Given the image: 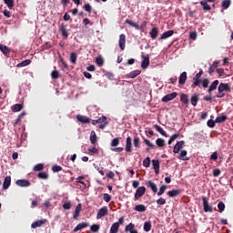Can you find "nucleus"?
<instances>
[{
	"mask_svg": "<svg viewBox=\"0 0 233 233\" xmlns=\"http://www.w3.org/2000/svg\"><path fill=\"white\" fill-rule=\"evenodd\" d=\"M203 76V70H200L194 77L193 84L191 85V88H196V86H201V76Z\"/></svg>",
	"mask_w": 233,
	"mask_h": 233,
	"instance_id": "nucleus-1",
	"label": "nucleus"
},
{
	"mask_svg": "<svg viewBox=\"0 0 233 233\" xmlns=\"http://www.w3.org/2000/svg\"><path fill=\"white\" fill-rule=\"evenodd\" d=\"M147 192V187H145V186L139 187L136 193H135V201H137V199H139V198H143V196H145V193Z\"/></svg>",
	"mask_w": 233,
	"mask_h": 233,
	"instance_id": "nucleus-2",
	"label": "nucleus"
},
{
	"mask_svg": "<svg viewBox=\"0 0 233 233\" xmlns=\"http://www.w3.org/2000/svg\"><path fill=\"white\" fill-rule=\"evenodd\" d=\"M204 212H214L212 206L208 205V198L207 197H202Z\"/></svg>",
	"mask_w": 233,
	"mask_h": 233,
	"instance_id": "nucleus-3",
	"label": "nucleus"
},
{
	"mask_svg": "<svg viewBox=\"0 0 233 233\" xmlns=\"http://www.w3.org/2000/svg\"><path fill=\"white\" fill-rule=\"evenodd\" d=\"M218 92H231L230 85L227 83H220L218 87Z\"/></svg>",
	"mask_w": 233,
	"mask_h": 233,
	"instance_id": "nucleus-4",
	"label": "nucleus"
},
{
	"mask_svg": "<svg viewBox=\"0 0 233 233\" xmlns=\"http://www.w3.org/2000/svg\"><path fill=\"white\" fill-rule=\"evenodd\" d=\"M176 97H177V93L176 92L167 94L162 98V103H168V101H172L173 99H176Z\"/></svg>",
	"mask_w": 233,
	"mask_h": 233,
	"instance_id": "nucleus-5",
	"label": "nucleus"
},
{
	"mask_svg": "<svg viewBox=\"0 0 233 233\" xmlns=\"http://www.w3.org/2000/svg\"><path fill=\"white\" fill-rule=\"evenodd\" d=\"M142 63H141V67L142 68H148V66H150V56L148 55H142Z\"/></svg>",
	"mask_w": 233,
	"mask_h": 233,
	"instance_id": "nucleus-6",
	"label": "nucleus"
},
{
	"mask_svg": "<svg viewBox=\"0 0 233 233\" xmlns=\"http://www.w3.org/2000/svg\"><path fill=\"white\" fill-rule=\"evenodd\" d=\"M105 216H108V208L106 207H103L98 210L96 219H101L102 218H105Z\"/></svg>",
	"mask_w": 233,
	"mask_h": 233,
	"instance_id": "nucleus-7",
	"label": "nucleus"
},
{
	"mask_svg": "<svg viewBox=\"0 0 233 233\" xmlns=\"http://www.w3.org/2000/svg\"><path fill=\"white\" fill-rule=\"evenodd\" d=\"M118 45H119L120 50H125L126 45H127V35H125V34H121L119 35Z\"/></svg>",
	"mask_w": 233,
	"mask_h": 233,
	"instance_id": "nucleus-8",
	"label": "nucleus"
},
{
	"mask_svg": "<svg viewBox=\"0 0 233 233\" xmlns=\"http://www.w3.org/2000/svg\"><path fill=\"white\" fill-rule=\"evenodd\" d=\"M58 30H59V32H61L62 36L65 39H68L69 34H68V29H66V25L61 24V25L58 27Z\"/></svg>",
	"mask_w": 233,
	"mask_h": 233,
	"instance_id": "nucleus-9",
	"label": "nucleus"
},
{
	"mask_svg": "<svg viewBox=\"0 0 233 233\" xmlns=\"http://www.w3.org/2000/svg\"><path fill=\"white\" fill-rule=\"evenodd\" d=\"M184 146H185V141L181 140L177 142V144L173 148L174 154H179V152H181V149L183 148Z\"/></svg>",
	"mask_w": 233,
	"mask_h": 233,
	"instance_id": "nucleus-10",
	"label": "nucleus"
},
{
	"mask_svg": "<svg viewBox=\"0 0 233 233\" xmlns=\"http://www.w3.org/2000/svg\"><path fill=\"white\" fill-rule=\"evenodd\" d=\"M125 232L139 233L137 229H136V225L134 223H129L127 226H126Z\"/></svg>",
	"mask_w": 233,
	"mask_h": 233,
	"instance_id": "nucleus-11",
	"label": "nucleus"
},
{
	"mask_svg": "<svg viewBox=\"0 0 233 233\" xmlns=\"http://www.w3.org/2000/svg\"><path fill=\"white\" fill-rule=\"evenodd\" d=\"M11 183H12V177L10 176L5 177L3 184L4 190H8V188H10Z\"/></svg>",
	"mask_w": 233,
	"mask_h": 233,
	"instance_id": "nucleus-12",
	"label": "nucleus"
},
{
	"mask_svg": "<svg viewBox=\"0 0 233 233\" xmlns=\"http://www.w3.org/2000/svg\"><path fill=\"white\" fill-rule=\"evenodd\" d=\"M198 102H199V94L195 93L190 98V103L192 106H198Z\"/></svg>",
	"mask_w": 233,
	"mask_h": 233,
	"instance_id": "nucleus-13",
	"label": "nucleus"
},
{
	"mask_svg": "<svg viewBox=\"0 0 233 233\" xmlns=\"http://www.w3.org/2000/svg\"><path fill=\"white\" fill-rule=\"evenodd\" d=\"M147 188H150L152 190V192H154L156 194V192H157V185H156V183H154L152 180H148L146 183Z\"/></svg>",
	"mask_w": 233,
	"mask_h": 233,
	"instance_id": "nucleus-14",
	"label": "nucleus"
},
{
	"mask_svg": "<svg viewBox=\"0 0 233 233\" xmlns=\"http://www.w3.org/2000/svg\"><path fill=\"white\" fill-rule=\"evenodd\" d=\"M87 227H89L88 222H82L73 229V232H78V230H83V228H86Z\"/></svg>",
	"mask_w": 233,
	"mask_h": 233,
	"instance_id": "nucleus-15",
	"label": "nucleus"
},
{
	"mask_svg": "<svg viewBox=\"0 0 233 233\" xmlns=\"http://www.w3.org/2000/svg\"><path fill=\"white\" fill-rule=\"evenodd\" d=\"M218 85H219V80L213 81L208 89V93L212 94V92L218 88Z\"/></svg>",
	"mask_w": 233,
	"mask_h": 233,
	"instance_id": "nucleus-16",
	"label": "nucleus"
},
{
	"mask_svg": "<svg viewBox=\"0 0 233 233\" xmlns=\"http://www.w3.org/2000/svg\"><path fill=\"white\" fill-rule=\"evenodd\" d=\"M45 223H46V219L36 220L32 223L31 228H37V227H43V225H45Z\"/></svg>",
	"mask_w": 233,
	"mask_h": 233,
	"instance_id": "nucleus-17",
	"label": "nucleus"
},
{
	"mask_svg": "<svg viewBox=\"0 0 233 233\" xmlns=\"http://www.w3.org/2000/svg\"><path fill=\"white\" fill-rule=\"evenodd\" d=\"M76 119L77 121H79V123H84V124L90 123V118H88V116H86L77 115Z\"/></svg>",
	"mask_w": 233,
	"mask_h": 233,
	"instance_id": "nucleus-18",
	"label": "nucleus"
},
{
	"mask_svg": "<svg viewBox=\"0 0 233 233\" xmlns=\"http://www.w3.org/2000/svg\"><path fill=\"white\" fill-rule=\"evenodd\" d=\"M174 35V30H169V31H166L164 32L161 35H160V40L163 39H168V37H172Z\"/></svg>",
	"mask_w": 233,
	"mask_h": 233,
	"instance_id": "nucleus-19",
	"label": "nucleus"
},
{
	"mask_svg": "<svg viewBox=\"0 0 233 233\" xmlns=\"http://www.w3.org/2000/svg\"><path fill=\"white\" fill-rule=\"evenodd\" d=\"M126 152H132V137H127L126 140Z\"/></svg>",
	"mask_w": 233,
	"mask_h": 233,
	"instance_id": "nucleus-20",
	"label": "nucleus"
},
{
	"mask_svg": "<svg viewBox=\"0 0 233 233\" xmlns=\"http://www.w3.org/2000/svg\"><path fill=\"white\" fill-rule=\"evenodd\" d=\"M16 185L18 187H30L31 183L26 179H18L16 180Z\"/></svg>",
	"mask_w": 233,
	"mask_h": 233,
	"instance_id": "nucleus-21",
	"label": "nucleus"
},
{
	"mask_svg": "<svg viewBox=\"0 0 233 233\" xmlns=\"http://www.w3.org/2000/svg\"><path fill=\"white\" fill-rule=\"evenodd\" d=\"M180 101H181V103H183V105H185L186 106H188V105H189L188 95L182 93L180 95Z\"/></svg>",
	"mask_w": 233,
	"mask_h": 233,
	"instance_id": "nucleus-22",
	"label": "nucleus"
},
{
	"mask_svg": "<svg viewBox=\"0 0 233 233\" xmlns=\"http://www.w3.org/2000/svg\"><path fill=\"white\" fill-rule=\"evenodd\" d=\"M179 194H181V189H173L167 192V196H169V198H177Z\"/></svg>",
	"mask_w": 233,
	"mask_h": 233,
	"instance_id": "nucleus-23",
	"label": "nucleus"
},
{
	"mask_svg": "<svg viewBox=\"0 0 233 233\" xmlns=\"http://www.w3.org/2000/svg\"><path fill=\"white\" fill-rule=\"evenodd\" d=\"M218 65H219V61H215V62H213V64L209 66V68H208V74H210V76H212V74H214V72H216V69L218 68Z\"/></svg>",
	"mask_w": 233,
	"mask_h": 233,
	"instance_id": "nucleus-24",
	"label": "nucleus"
},
{
	"mask_svg": "<svg viewBox=\"0 0 233 233\" xmlns=\"http://www.w3.org/2000/svg\"><path fill=\"white\" fill-rule=\"evenodd\" d=\"M159 35V29L157 27H153L152 30L149 32V35L151 39H156Z\"/></svg>",
	"mask_w": 233,
	"mask_h": 233,
	"instance_id": "nucleus-25",
	"label": "nucleus"
},
{
	"mask_svg": "<svg viewBox=\"0 0 233 233\" xmlns=\"http://www.w3.org/2000/svg\"><path fill=\"white\" fill-rule=\"evenodd\" d=\"M81 208H82V205L77 204L75 209V213L73 215L74 219H77V218H79V214H81Z\"/></svg>",
	"mask_w": 233,
	"mask_h": 233,
	"instance_id": "nucleus-26",
	"label": "nucleus"
},
{
	"mask_svg": "<svg viewBox=\"0 0 233 233\" xmlns=\"http://www.w3.org/2000/svg\"><path fill=\"white\" fill-rule=\"evenodd\" d=\"M154 128L157 130V132H158L159 134H161V136H164V137H168V135L167 134V132L163 129V127L155 125Z\"/></svg>",
	"mask_w": 233,
	"mask_h": 233,
	"instance_id": "nucleus-27",
	"label": "nucleus"
},
{
	"mask_svg": "<svg viewBox=\"0 0 233 233\" xmlns=\"http://www.w3.org/2000/svg\"><path fill=\"white\" fill-rule=\"evenodd\" d=\"M179 85H185L187 83V72H182L178 78Z\"/></svg>",
	"mask_w": 233,
	"mask_h": 233,
	"instance_id": "nucleus-28",
	"label": "nucleus"
},
{
	"mask_svg": "<svg viewBox=\"0 0 233 233\" xmlns=\"http://www.w3.org/2000/svg\"><path fill=\"white\" fill-rule=\"evenodd\" d=\"M152 165H153V168L155 170V174H159V160L153 159Z\"/></svg>",
	"mask_w": 233,
	"mask_h": 233,
	"instance_id": "nucleus-29",
	"label": "nucleus"
},
{
	"mask_svg": "<svg viewBox=\"0 0 233 233\" xmlns=\"http://www.w3.org/2000/svg\"><path fill=\"white\" fill-rule=\"evenodd\" d=\"M200 5H201L203 10H205L206 12L212 10V7H210V5H208V2H206L205 0H202L200 2Z\"/></svg>",
	"mask_w": 233,
	"mask_h": 233,
	"instance_id": "nucleus-30",
	"label": "nucleus"
},
{
	"mask_svg": "<svg viewBox=\"0 0 233 233\" xmlns=\"http://www.w3.org/2000/svg\"><path fill=\"white\" fill-rule=\"evenodd\" d=\"M119 232V223H113L109 233H118Z\"/></svg>",
	"mask_w": 233,
	"mask_h": 233,
	"instance_id": "nucleus-31",
	"label": "nucleus"
},
{
	"mask_svg": "<svg viewBox=\"0 0 233 233\" xmlns=\"http://www.w3.org/2000/svg\"><path fill=\"white\" fill-rule=\"evenodd\" d=\"M187 150H182L180 152V155L178 157V159H181L182 161H188V159H190V157H187Z\"/></svg>",
	"mask_w": 233,
	"mask_h": 233,
	"instance_id": "nucleus-32",
	"label": "nucleus"
},
{
	"mask_svg": "<svg viewBox=\"0 0 233 233\" xmlns=\"http://www.w3.org/2000/svg\"><path fill=\"white\" fill-rule=\"evenodd\" d=\"M228 117L225 114H221V116H217L216 123H225L227 121Z\"/></svg>",
	"mask_w": 233,
	"mask_h": 233,
	"instance_id": "nucleus-33",
	"label": "nucleus"
},
{
	"mask_svg": "<svg viewBox=\"0 0 233 233\" xmlns=\"http://www.w3.org/2000/svg\"><path fill=\"white\" fill-rule=\"evenodd\" d=\"M143 228H144V231H145V232H150V230H152V222H150V221H146V222L144 223Z\"/></svg>",
	"mask_w": 233,
	"mask_h": 233,
	"instance_id": "nucleus-34",
	"label": "nucleus"
},
{
	"mask_svg": "<svg viewBox=\"0 0 233 233\" xmlns=\"http://www.w3.org/2000/svg\"><path fill=\"white\" fill-rule=\"evenodd\" d=\"M139 74H141V71H140V70L131 71V72L127 75V77H129L130 79H134V78L137 77V76H139Z\"/></svg>",
	"mask_w": 233,
	"mask_h": 233,
	"instance_id": "nucleus-35",
	"label": "nucleus"
},
{
	"mask_svg": "<svg viewBox=\"0 0 233 233\" xmlns=\"http://www.w3.org/2000/svg\"><path fill=\"white\" fill-rule=\"evenodd\" d=\"M135 210H137V212H146L147 207L143 204H138L135 207Z\"/></svg>",
	"mask_w": 233,
	"mask_h": 233,
	"instance_id": "nucleus-36",
	"label": "nucleus"
},
{
	"mask_svg": "<svg viewBox=\"0 0 233 233\" xmlns=\"http://www.w3.org/2000/svg\"><path fill=\"white\" fill-rule=\"evenodd\" d=\"M90 142L92 143V145H96V143H97V136L96 135V131L91 132Z\"/></svg>",
	"mask_w": 233,
	"mask_h": 233,
	"instance_id": "nucleus-37",
	"label": "nucleus"
},
{
	"mask_svg": "<svg viewBox=\"0 0 233 233\" xmlns=\"http://www.w3.org/2000/svg\"><path fill=\"white\" fill-rule=\"evenodd\" d=\"M126 24L133 26V28H136V30H139V25L132 20L127 19Z\"/></svg>",
	"mask_w": 233,
	"mask_h": 233,
	"instance_id": "nucleus-38",
	"label": "nucleus"
},
{
	"mask_svg": "<svg viewBox=\"0 0 233 233\" xmlns=\"http://www.w3.org/2000/svg\"><path fill=\"white\" fill-rule=\"evenodd\" d=\"M0 50L2 53L5 54V56H8V54H10V49L8 48V46L3 44L0 45Z\"/></svg>",
	"mask_w": 233,
	"mask_h": 233,
	"instance_id": "nucleus-39",
	"label": "nucleus"
},
{
	"mask_svg": "<svg viewBox=\"0 0 233 233\" xmlns=\"http://www.w3.org/2000/svg\"><path fill=\"white\" fill-rule=\"evenodd\" d=\"M106 121V116H102L96 120H92V125H101V123H105Z\"/></svg>",
	"mask_w": 233,
	"mask_h": 233,
	"instance_id": "nucleus-40",
	"label": "nucleus"
},
{
	"mask_svg": "<svg viewBox=\"0 0 233 233\" xmlns=\"http://www.w3.org/2000/svg\"><path fill=\"white\" fill-rule=\"evenodd\" d=\"M70 62L73 63V65H76V63H77V53L72 52L70 54Z\"/></svg>",
	"mask_w": 233,
	"mask_h": 233,
	"instance_id": "nucleus-41",
	"label": "nucleus"
},
{
	"mask_svg": "<svg viewBox=\"0 0 233 233\" xmlns=\"http://www.w3.org/2000/svg\"><path fill=\"white\" fill-rule=\"evenodd\" d=\"M23 108V104H15L12 106L13 112H21V109Z\"/></svg>",
	"mask_w": 233,
	"mask_h": 233,
	"instance_id": "nucleus-42",
	"label": "nucleus"
},
{
	"mask_svg": "<svg viewBox=\"0 0 233 233\" xmlns=\"http://www.w3.org/2000/svg\"><path fill=\"white\" fill-rule=\"evenodd\" d=\"M200 85H202L203 88H208V85H210V80H208V78H204L200 80Z\"/></svg>",
	"mask_w": 233,
	"mask_h": 233,
	"instance_id": "nucleus-43",
	"label": "nucleus"
},
{
	"mask_svg": "<svg viewBox=\"0 0 233 233\" xmlns=\"http://www.w3.org/2000/svg\"><path fill=\"white\" fill-rule=\"evenodd\" d=\"M133 145L135 148H141V140L139 139V137H137L134 138Z\"/></svg>",
	"mask_w": 233,
	"mask_h": 233,
	"instance_id": "nucleus-44",
	"label": "nucleus"
},
{
	"mask_svg": "<svg viewBox=\"0 0 233 233\" xmlns=\"http://www.w3.org/2000/svg\"><path fill=\"white\" fill-rule=\"evenodd\" d=\"M231 3H232V2H231L230 0H224V1L222 2L221 6H222V8H223L224 10H227L228 8L230 7Z\"/></svg>",
	"mask_w": 233,
	"mask_h": 233,
	"instance_id": "nucleus-45",
	"label": "nucleus"
},
{
	"mask_svg": "<svg viewBox=\"0 0 233 233\" xmlns=\"http://www.w3.org/2000/svg\"><path fill=\"white\" fill-rule=\"evenodd\" d=\"M83 179H85V177L80 176L76 178V183H80V185H83V188H86V183H85V181H83Z\"/></svg>",
	"mask_w": 233,
	"mask_h": 233,
	"instance_id": "nucleus-46",
	"label": "nucleus"
},
{
	"mask_svg": "<svg viewBox=\"0 0 233 233\" xmlns=\"http://www.w3.org/2000/svg\"><path fill=\"white\" fill-rule=\"evenodd\" d=\"M157 146L159 147L160 148H163V147H165V139L163 138H157L156 140Z\"/></svg>",
	"mask_w": 233,
	"mask_h": 233,
	"instance_id": "nucleus-47",
	"label": "nucleus"
},
{
	"mask_svg": "<svg viewBox=\"0 0 233 233\" xmlns=\"http://www.w3.org/2000/svg\"><path fill=\"white\" fill-rule=\"evenodd\" d=\"M150 157H147L144 160H143V167H145V168H148L150 167Z\"/></svg>",
	"mask_w": 233,
	"mask_h": 233,
	"instance_id": "nucleus-48",
	"label": "nucleus"
},
{
	"mask_svg": "<svg viewBox=\"0 0 233 233\" xmlns=\"http://www.w3.org/2000/svg\"><path fill=\"white\" fill-rule=\"evenodd\" d=\"M178 137H179V133L172 135L171 137L169 138L168 142H167L168 145H172V143H174V141L176 139H177Z\"/></svg>",
	"mask_w": 233,
	"mask_h": 233,
	"instance_id": "nucleus-49",
	"label": "nucleus"
},
{
	"mask_svg": "<svg viewBox=\"0 0 233 233\" xmlns=\"http://www.w3.org/2000/svg\"><path fill=\"white\" fill-rule=\"evenodd\" d=\"M147 25H148V23L144 21L140 25H138V30H141V32H147Z\"/></svg>",
	"mask_w": 233,
	"mask_h": 233,
	"instance_id": "nucleus-50",
	"label": "nucleus"
},
{
	"mask_svg": "<svg viewBox=\"0 0 233 233\" xmlns=\"http://www.w3.org/2000/svg\"><path fill=\"white\" fill-rule=\"evenodd\" d=\"M45 168V165L43 164H37L34 167V172H41Z\"/></svg>",
	"mask_w": 233,
	"mask_h": 233,
	"instance_id": "nucleus-51",
	"label": "nucleus"
},
{
	"mask_svg": "<svg viewBox=\"0 0 233 233\" xmlns=\"http://www.w3.org/2000/svg\"><path fill=\"white\" fill-rule=\"evenodd\" d=\"M96 63L98 66H103V65H105V60L101 56H97L96 59Z\"/></svg>",
	"mask_w": 233,
	"mask_h": 233,
	"instance_id": "nucleus-52",
	"label": "nucleus"
},
{
	"mask_svg": "<svg viewBox=\"0 0 233 233\" xmlns=\"http://www.w3.org/2000/svg\"><path fill=\"white\" fill-rule=\"evenodd\" d=\"M39 179H48V173L46 172H39L38 173Z\"/></svg>",
	"mask_w": 233,
	"mask_h": 233,
	"instance_id": "nucleus-53",
	"label": "nucleus"
},
{
	"mask_svg": "<svg viewBox=\"0 0 233 233\" xmlns=\"http://www.w3.org/2000/svg\"><path fill=\"white\" fill-rule=\"evenodd\" d=\"M51 76H52V79H59V77H60V76H59V71L54 70V71L51 73Z\"/></svg>",
	"mask_w": 233,
	"mask_h": 233,
	"instance_id": "nucleus-54",
	"label": "nucleus"
},
{
	"mask_svg": "<svg viewBox=\"0 0 233 233\" xmlns=\"http://www.w3.org/2000/svg\"><path fill=\"white\" fill-rule=\"evenodd\" d=\"M165 190H167V186L163 185L160 187L159 191L157 193V196H163L165 194Z\"/></svg>",
	"mask_w": 233,
	"mask_h": 233,
	"instance_id": "nucleus-55",
	"label": "nucleus"
},
{
	"mask_svg": "<svg viewBox=\"0 0 233 233\" xmlns=\"http://www.w3.org/2000/svg\"><path fill=\"white\" fill-rule=\"evenodd\" d=\"M216 120L209 119L208 120L207 125L209 128H214V127H216Z\"/></svg>",
	"mask_w": 233,
	"mask_h": 233,
	"instance_id": "nucleus-56",
	"label": "nucleus"
},
{
	"mask_svg": "<svg viewBox=\"0 0 233 233\" xmlns=\"http://www.w3.org/2000/svg\"><path fill=\"white\" fill-rule=\"evenodd\" d=\"M121 138L116 137L111 141V147H117Z\"/></svg>",
	"mask_w": 233,
	"mask_h": 233,
	"instance_id": "nucleus-57",
	"label": "nucleus"
},
{
	"mask_svg": "<svg viewBox=\"0 0 233 233\" xmlns=\"http://www.w3.org/2000/svg\"><path fill=\"white\" fill-rule=\"evenodd\" d=\"M30 63H32V61H30V59H26V60L21 62L20 64H18L17 66H28V65H30Z\"/></svg>",
	"mask_w": 233,
	"mask_h": 233,
	"instance_id": "nucleus-58",
	"label": "nucleus"
},
{
	"mask_svg": "<svg viewBox=\"0 0 233 233\" xmlns=\"http://www.w3.org/2000/svg\"><path fill=\"white\" fill-rule=\"evenodd\" d=\"M83 8L86 12H88V14H92V5H90V4H86Z\"/></svg>",
	"mask_w": 233,
	"mask_h": 233,
	"instance_id": "nucleus-59",
	"label": "nucleus"
},
{
	"mask_svg": "<svg viewBox=\"0 0 233 233\" xmlns=\"http://www.w3.org/2000/svg\"><path fill=\"white\" fill-rule=\"evenodd\" d=\"M144 143L150 148H156V145L152 144V142L147 138H144Z\"/></svg>",
	"mask_w": 233,
	"mask_h": 233,
	"instance_id": "nucleus-60",
	"label": "nucleus"
},
{
	"mask_svg": "<svg viewBox=\"0 0 233 233\" xmlns=\"http://www.w3.org/2000/svg\"><path fill=\"white\" fill-rule=\"evenodd\" d=\"M4 3L6 4L8 8L10 9L14 8V0H4Z\"/></svg>",
	"mask_w": 233,
	"mask_h": 233,
	"instance_id": "nucleus-61",
	"label": "nucleus"
},
{
	"mask_svg": "<svg viewBox=\"0 0 233 233\" xmlns=\"http://www.w3.org/2000/svg\"><path fill=\"white\" fill-rule=\"evenodd\" d=\"M218 212H224L225 211V203L219 202L218 204Z\"/></svg>",
	"mask_w": 233,
	"mask_h": 233,
	"instance_id": "nucleus-62",
	"label": "nucleus"
},
{
	"mask_svg": "<svg viewBox=\"0 0 233 233\" xmlns=\"http://www.w3.org/2000/svg\"><path fill=\"white\" fill-rule=\"evenodd\" d=\"M53 172H61L63 170V167L61 166L55 165L52 167Z\"/></svg>",
	"mask_w": 233,
	"mask_h": 233,
	"instance_id": "nucleus-63",
	"label": "nucleus"
},
{
	"mask_svg": "<svg viewBox=\"0 0 233 233\" xmlns=\"http://www.w3.org/2000/svg\"><path fill=\"white\" fill-rule=\"evenodd\" d=\"M99 228H100V227L97 224H94L91 226L92 232H99Z\"/></svg>",
	"mask_w": 233,
	"mask_h": 233,
	"instance_id": "nucleus-64",
	"label": "nucleus"
}]
</instances>
